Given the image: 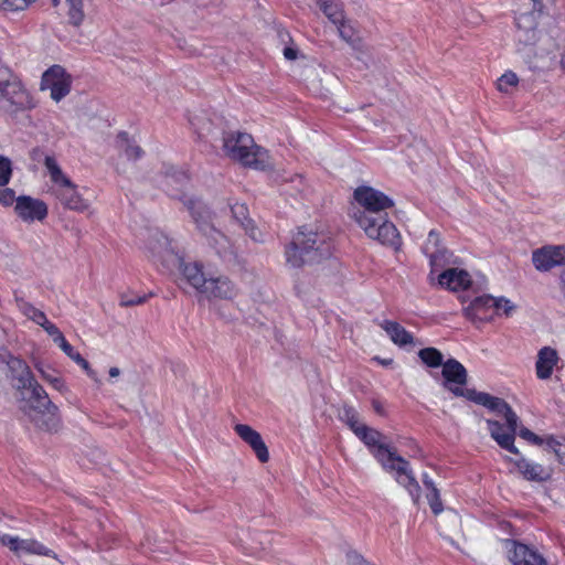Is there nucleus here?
Instances as JSON below:
<instances>
[{
	"instance_id": "obj_1",
	"label": "nucleus",
	"mask_w": 565,
	"mask_h": 565,
	"mask_svg": "<svg viewBox=\"0 0 565 565\" xmlns=\"http://www.w3.org/2000/svg\"><path fill=\"white\" fill-rule=\"evenodd\" d=\"M353 198L356 209L353 211L352 217L365 235L395 252L399 250L401 234L386 213L394 206L393 199L369 185L358 186L353 192Z\"/></svg>"
},
{
	"instance_id": "obj_2",
	"label": "nucleus",
	"mask_w": 565,
	"mask_h": 565,
	"mask_svg": "<svg viewBox=\"0 0 565 565\" xmlns=\"http://www.w3.org/2000/svg\"><path fill=\"white\" fill-rule=\"evenodd\" d=\"M356 436L371 449L383 469L395 472L396 481L408 490L415 502L418 501L420 488L409 462L398 456L394 448L382 443L383 436L379 430L364 425L360 431H356Z\"/></svg>"
},
{
	"instance_id": "obj_3",
	"label": "nucleus",
	"mask_w": 565,
	"mask_h": 565,
	"mask_svg": "<svg viewBox=\"0 0 565 565\" xmlns=\"http://www.w3.org/2000/svg\"><path fill=\"white\" fill-rule=\"evenodd\" d=\"M469 395L470 401L476 404L504 416L505 425L500 424L498 420L487 419L489 433L501 448L519 455V450L514 446L519 417L511 406L504 399L484 392H470Z\"/></svg>"
},
{
	"instance_id": "obj_4",
	"label": "nucleus",
	"mask_w": 565,
	"mask_h": 565,
	"mask_svg": "<svg viewBox=\"0 0 565 565\" xmlns=\"http://www.w3.org/2000/svg\"><path fill=\"white\" fill-rule=\"evenodd\" d=\"M331 254L332 245L328 236L307 227L300 228L286 248L287 263L296 268L319 263Z\"/></svg>"
},
{
	"instance_id": "obj_5",
	"label": "nucleus",
	"mask_w": 565,
	"mask_h": 565,
	"mask_svg": "<svg viewBox=\"0 0 565 565\" xmlns=\"http://www.w3.org/2000/svg\"><path fill=\"white\" fill-rule=\"evenodd\" d=\"M223 151L230 159L256 170L269 167L267 150L258 147L250 135L241 131H230L223 136Z\"/></svg>"
},
{
	"instance_id": "obj_6",
	"label": "nucleus",
	"mask_w": 565,
	"mask_h": 565,
	"mask_svg": "<svg viewBox=\"0 0 565 565\" xmlns=\"http://www.w3.org/2000/svg\"><path fill=\"white\" fill-rule=\"evenodd\" d=\"M20 396L23 403L21 409L39 428L49 431L57 429L58 408L39 383L20 392Z\"/></svg>"
},
{
	"instance_id": "obj_7",
	"label": "nucleus",
	"mask_w": 565,
	"mask_h": 565,
	"mask_svg": "<svg viewBox=\"0 0 565 565\" xmlns=\"http://www.w3.org/2000/svg\"><path fill=\"white\" fill-rule=\"evenodd\" d=\"M36 102L9 68L0 70V109L9 115L31 110Z\"/></svg>"
},
{
	"instance_id": "obj_8",
	"label": "nucleus",
	"mask_w": 565,
	"mask_h": 565,
	"mask_svg": "<svg viewBox=\"0 0 565 565\" xmlns=\"http://www.w3.org/2000/svg\"><path fill=\"white\" fill-rule=\"evenodd\" d=\"M186 206L199 231L206 237L207 243L218 255L225 254L230 249V241L211 223L210 213L205 211L204 206L199 201L192 199L188 200Z\"/></svg>"
},
{
	"instance_id": "obj_9",
	"label": "nucleus",
	"mask_w": 565,
	"mask_h": 565,
	"mask_svg": "<svg viewBox=\"0 0 565 565\" xmlns=\"http://www.w3.org/2000/svg\"><path fill=\"white\" fill-rule=\"evenodd\" d=\"M73 78L61 65L50 66L41 77L40 89L50 90V97L60 103L65 98L72 88Z\"/></svg>"
},
{
	"instance_id": "obj_10",
	"label": "nucleus",
	"mask_w": 565,
	"mask_h": 565,
	"mask_svg": "<svg viewBox=\"0 0 565 565\" xmlns=\"http://www.w3.org/2000/svg\"><path fill=\"white\" fill-rule=\"evenodd\" d=\"M17 215L25 223L43 222L49 214L47 204L29 195H20L14 206Z\"/></svg>"
},
{
	"instance_id": "obj_11",
	"label": "nucleus",
	"mask_w": 565,
	"mask_h": 565,
	"mask_svg": "<svg viewBox=\"0 0 565 565\" xmlns=\"http://www.w3.org/2000/svg\"><path fill=\"white\" fill-rule=\"evenodd\" d=\"M532 262L540 271H547L553 267L565 265V246H545L533 252Z\"/></svg>"
},
{
	"instance_id": "obj_12",
	"label": "nucleus",
	"mask_w": 565,
	"mask_h": 565,
	"mask_svg": "<svg viewBox=\"0 0 565 565\" xmlns=\"http://www.w3.org/2000/svg\"><path fill=\"white\" fill-rule=\"evenodd\" d=\"M238 294V288L227 276L209 277L202 295L207 299L232 300Z\"/></svg>"
},
{
	"instance_id": "obj_13",
	"label": "nucleus",
	"mask_w": 565,
	"mask_h": 565,
	"mask_svg": "<svg viewBox=\"0 0 565 565\" xmlns=\"http://www.w3.org/2000/svg\"><path fill=\"white\" fill-rule=\"evenodd\" d=\"M234 431L252 448L260 462L265 463L269 460L268 448L262 435L257 430L247 424H236L234 426Z\"/></svg>"
},
{
	"instance_id": "obj_14",
	"label": "nucleus",
	"mask_w": 565,
	"mask_h": 565,
	"mask_svg": "<svg viewBox=\"0 0 565 565\" xmlns=\"http://www.w3.org/2000/svg\"><path fill=\"white\" fill-rule=\"evenodd\" d=\"M425 254L429 257L431 270L430 275L441 269L445 265L449 264L451 256L447 249L440 246V237L436 231H430L427 242L424 246Z\"/></svg>"
},
{
	"instance_id": "obj_15",
	"label": "nucleus",
	"mask_w": 565,
	"mask_h": 565,
	"mask_svg": "<svg viewBox=\"0 0 565 565\" xmlns=\"http://www.w3.org/2000/svg\"><path fill=\"white\" fill-rule=\"evenodd\" d=\"M509 559L513 565H546L545 559L529 546L508 540Z\"/></svg>"
},
{
	"instance_id": "obj_16",
	"label": "nucleus",
	"mask_w": 565,
	"mask_h": 565,
	"mask_svg": "<svg viewBox=\"0 0 565 565\" xmlns=\"http://www.w3.org/2000/svg\"><path fill=\"white\" fill-rule=\"evenodd\" d=\"M7 365L9 367L10 376L15 381V388L19 392L26 391L38 384L29 365L21 359L10 356Z\"/></svg>"
},
{
	"instance_id": "obj_17",
	"label": "nucleus",
	"mask_w": 565,
	"mask_h": 565,
	"mask_svg": "<svg viewBox=\"0 0 565 565\" xmlns=\"http://www.w3.org/2000/svg\"><path fill=\"white\" fill-rule=\"evenodd\" d=\"M54 194L61 201L63 206L68 210L83 213L90 206L89 202L78 193L77 186L73 182H71L70 185H64L54 190Z\"/></svg>"
},
{
	"instance_id": "obj_18",
	"label": "nucleus",
	"mask_w": 565,
	"mask_h": 565,
	"mask_svg": "<svg viewBox=\"0 0 565 565\" xmlns=\"http://www.w3.org/2000/svg\"><path fill=\"white\" fill-rule=\"evenodd\" d=\"M494 297L484 295L473 299L463 309L465 316L472 321H486L492 318L494 312Z\"/></svg>"
},
{
	"instance_id": "obj_19",
	"label": "nucleus",
	"mask_w": 565,
	"mask_h": 565,
	"mask_svg": "<svg viewBox=\"0 0 565 565\" xmlns=\"http://www.w3.org/2000/svg\"><path fill=\"white\" fill-rule=\"evenodd\" d=\"M438 284L450 291L466 290L471 286V277L463 269L448 268L438 275Z\"/></svg>"
},
{
	"instance_id": "obj_20",
	"label": "nucleus",
	"mask_w": 565,
	"mask_h": 565,
	"mask_svg": "<svg viewBox=\"0 0 565 565\" xmlns=\"http://www.w3.org/2000/svg\"><path fill=\"white\" fill-rule=\"evenodd\" d=\"M510 460L512 461V459ZM513 463L522 477L527 481L544 482L547 481L553 473L551 468L530 461L523 457L518 460H513Z\"/></svg>"
},
{
	"instance_id": "obj_21",
	"label": "nucleus",
	"mask_w": 565,
	"mask_h": 565,
	"mask_svg": "<svg viewBox=\"0 0 565 565\" xmlns=\"http://www.w3.org/2000/svg\"><path fill=\"white\" fill-rule=\"evenodd\" d=\"M558 360V353L554 348L543 347L540 349L535 362L536 376L540 380L550 379Z\"/></svg>"
},
{
	"instance_id": "obj_22",
	"label": "nucleus",
	"mask_w": 565,
	"mask_h": 565,
	"mask_svg": "<svg viewBox=\"0 0 565 565\" xmlns=\"http://www.w3.org/2000/svg\"><path fill=\"white\" fill-rule=\"evenodd\" d=\"M548 20L550 17L542 12V4L537 7L533 4L532 11L519 13L515 18L519 31L524 33L536 31L540 24H545Z\"/></svg>"
},
{
	"instance_id": "obj_23",
	"label": "nucleus",
	"mask_w": 565,
	"mask_h": 565,
	"mask_svg": "<svg viewBox=\"0 0 565 565\" xmlns=\"http://www.w3.org/2000/svg\"><path fill=\"white\" fill-rule=\"evenodd\" d=\"M381 328L387 333L391 341L398 345L405 347L414 343V337L403 326L396 321L384 320L380 323Z\"/></svg>"
},
{
	"instance_id": "obj_24",
	"label": "nucleus",
	"mask_w": 565,
	"mask_h": 565,
	"mask_svg": "<svg viewBox=\"0 0 565 565\" xmlns=\"http://www.w3.org/2000/svg\"><path fill=\"white\" fill-rule=\"evenodd\" d=\"M443 376L446 383L465 385L467 383V371L465 366L455 359H449L443 364Z\"/></svg>"
},
{
	"instance_id": "obj_25",
	"label": "nucleus",
	"mask_w": 565,
	"mask_h": 565,
	"mask_svg": "<svg viewBox=\"0 0 565 565\" xmlns=\"http://www.w3.org/2000/svg\"><path fill=\"white\" fill-rule=\"evenodd\" d=\"M182 274L186 281L200 294H202V289H204L205 284L207 281V277H205L202 268L196 263L183 264Z\"/></svg>"
},
{
	"instance_id": "obj_26",
	"label": "nucleus",
	"mask_w": 565,
	"mask_h": 565,
	"mask_svg": "<svg viewBox=\"0 0 565 565\" xmlns=\"http://www.w3.org/2000/svg\"><path fill=\"white\" fill-rule=\"evenodd\" d=\"M44 166L47 170L50 180L54 185V190L71 184L72 180L62 171L54 157L46 156L44 159Z\"/></svg>"
},
{
	"instance_id": "obj_27",
	"label": "nucleus",
	"mask_w": 565,
	"mask_h": 565,
	"mask_svg": "<svg viewBox=\"0 0 565 565\" xmlns=\"http://www.w3.org/2000/svg\"><path fill=\"white\" fill-rule=\"evenodd\" d=\"M175 46L188 56L205 54L203 38H174Z\"/></svg>"
},
{
	"instance_id": "obj_28",
	"label": "nucleus",
	"mask_w": 565,
	"mask_h": 565,
	"mask_svg": "<svg viewBox=\"0 0 565 565\" xmlns=\"http://www.w3.org/2000/svg\"><path fill=\"white\" fill-rule=\"evenodd\" d=\"M42 379L52 385L53 388L60 393H66L68 391L64 380L57 374V372L41 362L34 364Z\"/></svg>"
},
{
	"instance_id": "obj_29",
	"label": "nucleus",
	"mask_w": 565,
	"mask_h": 565,
	"mask_svg": "<svg viewBox=\"0 0 565 565\" xmlns=\"http://www.w3.org/2000/svg\"><path fill=\"white\" fill-rule=\"evenodd\" d=\"M62 3L67 10L70 22L79 25L84 19L83 0H52L55 8H58Z\"/></svg>"
},
{
	"instance_id": "obj_30",
	"label": "nucleus",
	"mask_w": 565,
	"mask_h": 565,
	"mask_svg": "<svg viewBox=\"0 0 565 565\" xmlns=\"http://www.w3.org/2000/svg\"><path fill=\"white\" fill-rule=\"evenodd\" d=\"M320 10L334 24H341L343 21V11L340 0H316Z\"/></svg>"
},
{
	"instance_id": "obj_31",
	"label": "nucleus",
	"mask_w": 565,
	"mask_h": 565,
	"mask_svg": "<svg viewBox=\"0 0 565 565\" xmlns=\"http://www.w3.org/2000/svg\"><path fill=\"white\" fill-rule=\"evenodd\" d=\"M14 300L17 308L24 317H26L38 326H41L42 322H45V319L47 317L42 310L35 308L32 303L24 300L22 297L17 296Z\"/></svg>"
},
{
	"instance_id": "obj_32",
	"label": "nucleus",
	"mask_w": 565,
	"mask_h": 565,
	"mask_svg": "<svg viewBox=\"0 0 565 565\" xmlns=\"http://www.w3.org/2000/svg\"><path fill=\"white\" fill-rule=\"evenodd\" d=\"M519 77L512 71H507L497 81V89L504 95H512L519 86Z\"/></svg>"
},
{
	"instance_id": "obj_33",
	"label": "nucleus",
	"mask_w": 565,
	"mask_h": 565,
	"mask_svg": "<svg viewBox=\"0 0 565 565\" xmlns=\"http://www.w3.org/2000/svg\"><path fill=\"white\" fill-rule=\"evenodd\" d=\"M118 143L119 148L125 152L128 159L137 160L142 156L141 148L129 141L127 132H120L118 135Z\"/></svg>"
},
{
	"instance_id": "obj_34",
	"label": "nucleus",
	"mask_w": 565,
	"mask_h": 565,
	"mask_svg": "<svg viewBox=\"0 0 565 565\" xmlns=\"http://www.w3.org/2000/svg\"><path fill=\"white\" fill-rule=\"evenodd\" d=\"M418 356L429 367H438L444 364L441 352L435 348L422 349Z\"/></svg>"
},
{
	"instance_id": "obj_35",
	"label": "nucleus",
	"mask_w": 565,
	"mask_h": 565,
	"mask_svg": "<svg viewBox=\"0 0 565 565\" xmlns=\"http://www.w3.org/2000/svg\"><path fill=\"white\" fill-rule=\"evenodd\" d=\"M190 124L200 137L205 136L212 130V121L203 113L191 116Z\"/></svg>"
},
{
	"instance_id": "obj_36",
	"label": "nucleus",
	"mask_w": 565,
	"mask_h": 565,
	"mask_svg": "<svg viewBox=\"0 0 565 565\" xmlns=\"http://www.w3.org/2000/svg\"><path fill=\"white\" fill-rule=\"evenodd\" d=\"M341 418L347 423V425L353 430L355 435L356 431H360V428L365 425L360 422L359 413L353 407H344Z\"/></svg>"
},
{
	"instance_id": "obj_37",
	"label": "nucleus",
	"mask_w": 565,
	"mask_h": 565,
	"mask_svg": "<svg viewBox=\"0 0 565 565\" xmlns=\"http://www.w3.org/2000/svg\"><path fill=\"white\" fill-rule=\"evenodd\" d=\"M231 212L232 217L239 224L241 227L244 226V223L252 221L249 217L248 209L244 203L231 204Z\"/></svg>"
},
{
	"instance_id": "obj_38",
	"label": "nucleus",
	"mask_w": 565,
	"mask_h": 565,
	"mask_svg": "<svg viewBox=\"0 0 565 565\" xmlns=\"http://www.w3.org/2000/svg\"><path fill=\"white\" fill-rule=\"evenodd\" d=\"M36 0H0V9L4 11H23Z\"/></svg>"
},
{
	"instance_id": "obj_39",
	"label": "nucleus",
	"mask_w": 565,
	"mask_h": 565,
	"mask_svg": "<svg viewBox=\"0 0 565 565\" xmlns=\"http://www.w3.org/2000/svg\"><path fill=\"white\" fill-rule=\"evenodd\" d=\"M246 235L249 236L250 239H253L256 243H264L266 238V233L259 228L255 222L252 220L248 223H244V226L242 227Z\"/></svg>"
},
{
	"instance_id": "obj_40",
	"label": "nucleus",
	"mask_w": 565,
	"mask_h": 565,
	"mask_svg": "<svg viewBox=\"0 0 565 565\" xmlns=\"http://www.w3.org/2000/svg\"><path fill=\"white\" fill-rule=\"evenodd\" d=\"M12 177V162L8 157L0 156V186H6Z\"/></svg>"
},
{
	"instance_id": "obj_41",
	"label": "nucleus",
	"mask_w": 565,
	"mask_h": 565,
	"mask_svg": "<svg viewBox=\"0 0 565 565\" xmlns=\"http://www.w3.org/2000/svg\"><path fill=\"white\" fill-rule=\"evenodd\" d=\"M119 305L121 307H132L142 305L148 300V296H135L129 292H122L119 296Z\"/></svg>"
},
{
	"instance_id": "obj_42",
	"label": "nucleus",
	"mask_w": 565,
	"mask_h": 565,
	"mask_svg": "<svg viewBox=\"0 0 565 565\" xmlns=\"http://www.w3.org/2000/svg\"><path fill=\"white\" fill-rule=\"evenodd\" d=\"M546 447L554 452L561 463L565 465V445H562L554 438H548Z\"/></svg>"
},
{
	"instance_id": "obj_43",
	"label": "nucleus",
	"mask_w": 565,
	"mask_h": 565,
	"mask_svg": "<svg viewBox=\"0 0 565 565\" xmlns=\"http://www.w3.org/2000/svg\"><path fill=\"white\" fill-rule=\"evenodd\" d=\"M427 499H428L429 505L431 508V511L435 514H438L443 511V503H441V500L439 497V491L437 488H433V491H430L427 494Z\"/></svg>"
},
{
	"instance_id": "obj_44",
	"label": "nucleus",
	"mask_w": 565,
	"mask_h": 565,
	"mask_svg": "<svg viewBox=\"0 0 565 565\" xmlns=\"http://www.w3.org/2000/svg\"><path fill=\"white\" fill-rule=\"evenodd\" d=\"M1 188L2 189H0V204H2L3 206H11L13 203L17 204L18 198L15 196V192L10 188Z\"/></svg>"
},
{
	"instance_id": "obj_45",
	"label": "nucleus",
	"mask_w": 565,
	"mask_h": 565,
	"mask_svg": "<svg viewBox=\"0 0 565 565\" xmlns=\"http://www.w3.org/2000/svg\"><path fill=\"white\" fill-rule=\"evenodd\" d=\"M494 312L502 310L507 316H510L515 308V306L509 299L503 297L494 298Z\"/></svg>"
},
{
	"instance_id": "obj_46",
	"label": "nucleus",
	"mask_w": 565,
	"mask_h": 565,
	"mask_svg": "<svg viewBox=\"0 0 565 565\" xmlns=\"http://www.w3.org/2000/svg\"><path fill=\"white\" fill-rule=\"evenodd\" d=\"M519 436L521 438H523L530 443L536 444V445H540L543 443V440L537 435H535L533 431H531L530 429H527L525 427H522L519 430Z\"/></svg>"
},
{
	"instance_id": "obj_47",
	"label": "nucleus",
	"mask_w": 565,
	"mask_h": 565,
	"mask_svg": "<svg viewBox=\"0 0 565 565\" xmlns=\"http://www.w3.org/2000/svg\"><path fill=\"white\" fill-rule=\"evenodd\" d=\"M188 181V175L183 172H179L177 175L167 177V186H171L172 183H177L182 188Z\"/></svg>"
},
{
	"instance_id": "obj_48",
	"label": "nucleus",
	"mask_w": 565,
	"mask_h": 565,
	"mask_svg": "<svg viewBox=\"0 0 565 565\" xmlns=\"http://www.w3.org/2000/svg\"><path fill=\"white\" fill-rule=\"evenodd\" d=\"M76 358V363L83 369L86 371L87 375L89 377H92L93 380H97L96 379V372L94 370H92L89 363L81 355V358Z\"/></svg>"
},
{
	"instance_id": "obj_49",
	"label": "nucleus",
	"mask_w": 565,
	"mask_h": 565,
	"mask_svg": "<svg viewBox=\"0 0 565 565\" xmlns=\"http://www.w3.org/2000/svg\"><path fill=\"white\" fill-rule=\"evenodd\" d=\"M348 562H349V565H373L370 562H367L366 559H364L363 556H361L358 553L348 554Z\"/></svg>"
},
{
	"instance_id": "obj_50",
	"label": "nucleus",
	"mask_w": 565,
	"mask_h": 565,
	"mask_svg": "<svg viewBox=\"0 0 565 565\" xmlns=\"http://www.w3.org/2000/svg\"><path fill=\"white\" fill-rule=\"evenodd\" d=\"M445 386L452 392L456 396H463L470 401V392H477L476 390H462L459 386H450L449 383H445Z\"/></svg>"
},
{
	"instance_id": "obj_51",
	"label": "nucleus",
	"mask_w": 565,
	"mask_h": 565,
	"mask_svg": "<svg viewBox=\"0 0 565 565\" xmlns=\"http://www.w3.org/2000/svg\"><path fill=\"white\" fill-rule=\"evenodd\" d=\"M41 327L46 331V333L50 337H52V339H54L55 335L61 332L60 329L54 323L49 321L47 318L45 319V322H42Z\"/></svg>"
},
{
	"instance_id": "obj_52",
	"label": "nucleus",
	"mask_w": 565,
	"mask_h": 565,
	"mask_svg": "<svg viewBox=\"0 0 565 565\" xmlns=\"http://www.w3.org/2000/svg\"><path fill=\"white\" fill-rule=\"evenodd\" d=\"M299 55V50L295 46L289 45L284 49V56L288 61H295Z\"/></svg>"
},
{
	"instance_id": "obj_53",
	"label": "nucleus",
	"mask_w": 565,
	"mask_h": 565,
	"mask_svg": "<svg viewBox=\"0 0 565 565\" xmlns=\"http://www.w3.org/2000/svg\"><path fill=\"white\" fill-rule=\"evenodd\" d=\"M62 351L76 363V358H81V354L74 350V348L68 343L66 347L62 349Z\"/></svg>"
},
{
	"instance_id": "obj_54",
	"label": "nucleus",
	"mask_w": 565,
	"mask_h": 565,
	"mask_svg": "<svg viewBox=\"0 0 565 565\" xmlns=\"http://www.w3.org/2000/svg\"><path fill=\"white\" fill-rule=\"evenodd\" d=\"M53 341L61 348V350L68 344L62 332L56 334Z\"/></svg>"
},
{
	"instance_id": "obj_55",
	"label": "nucleus",
	"mask_w": 565,
	"mask_h": 565,
	"mask_svg": "<svg viewBox=\"0 0 565 565\" xmlns=\"http://www.w3.org/2000/svg\"><path fill=\"white\" fill-rule=\"evenodd\" d=\"M372 405H373V408L374 411L380 414V415H383L384 411H383V406L382 404L379 402V401H373L372 402Z\"/></svg>"
},
{
	"instance_id": "obj_56",
	"label": "nucleus",
	"mask_w": 565,
	"mask_h": 565,
	"mask_svg": "<svg viewBox=\"0 0 565 565\" xmlns=\"http://www.w3.org/2000/svg\"><path fill=\"white\" fill-rule=\"evenodd\" d=\"M423 482L430 491H433V488H436L427 475L424 476Z\"/></svg>"
},
{
	"instance_id": "obj_57",
	"label": "nucleus",
	"mask_w": 565,
	"mask_h": 565,
	"mask_svg": "<svg viewBox=\"0 0 565 565\" xmlns=\"http://www.w3.org/2000/svg\"><path fill=\"white\" fill-rule=\"evenodd\" d=\"M119 374H120V370L118 367H110L109 375L111 377H117V376H119Z\"/></svg>"
},
{
	"instance_id": "obj_58",
	"label": "nucleus",
	"mask_w": 565,
	"mask_h": 565,
	"mask_svg": "<svg viewBox=\"0 0 565 565\" xmlns=\"http://www.w3.org/2000/svg\"><path fill=\"white\" fill-rule=\"evenodd\" d=\"M360 39H361V38H353V36L348 38L349 43H350L351 45H354V44H355V42H358Z\"/></svg>"
},
{
	"instance_id": "obj_59",
	"label": "nucleus",
	"mask_w": 565,
	"mask_h": 565,
	"mask_svg": "<svg viewBox=\"0 0 565 565\" xmlns=\"http://www.w3.org/2000/svg\"><path fill=\"white\" fill-rule=\"evenodd\" d=\"M561 65H562V68L564 70V72H565V51L562 54Z\"/></svg>"
},
{
	"instance_id": "obj_60",
	"label": "nucleus",
	"mask_w": 565,
	"mask_h": 565,
	"mask_svg": "<svg viewBox=\"0 0 565 565\" xmlns=\"http://www.w3.org/2000/svg\"><path fill=\"white\" fill-rule=\"evenodd\" d=\"M535 7L540 6L542 0H531Z\"/></svg>"
},
{
	"instance_id": "obj_61",
	"label": "nucleus",
	"mask_w": 565,
	"mask_h": 565,
	"mask_svg": "<svg viewBox=\"0 0 565 565\" xmlns=\"http://www.w3.org/2000/svg\"><path fill=\"white\" fill-rule=\"evenodd\" d=\"M294 180L298 181L299 183L302 182V178L300 175H296Z\"/></svg>"
}]
</instances>
